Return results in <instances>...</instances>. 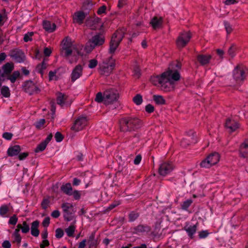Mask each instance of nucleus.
<instances>
[{"mask_svg": "<svg viewBox=\"0 0 248 248\" xmlns=\"http://www.w3.org/2000/svg\"><path fill=\"white\" fill-rule=\"evenodd\" d=\"M2 137L6 140H10L13 137V134L11 133L5 132L3 134Z\"/></svg>", "mask_w": 248, "mask_h": 248, "instance_id": "64", "label": "nucleus"}, {"mask_svg": "<svg viewBox=\"0 0 248 248\" xmlns=\"http://www.w3.org/2000/svg\"><path fill=\"white\" fill-rule=\"evenodd\" d=\"M87 14L83 11H79L75 12L73 15V21L74 23L81 25L83 23Z\"/></svg>", "mask_w": 248, "mask_h": 248, "instance_id": "17", "label": "nucleus"}, {"mask_svg": "<svg viewBox=\"0 0 248 248\" xmlns=\"http://www.w3.org/2000/svg\"><path fill=\"white\" fill-rule=\"evenodd\" d=\"M47 145V144L44 141H42L41 143H40L36 149H35V152L36 153H38L40 152L43 151L46 148Z\"/></svg>", "mask_w": 248, "mask_h": 248, "instance_id": "42", "label": "nucleus"}, {"mask_svg": "<svg viewBox=\"0 0 248 248\" xmlns=\"http://www.w3.org/2000/svg\"><path fill=\"white\" fill-rule=\"evenodd\" d=\"M248 70L243 66H237L233 72V77L236 83H241L245 79Z\"/></svg>", "mask_w": 248, "mask_h": 248, "instance_id": "7", "label": "nucleus"}, {"mask_svg": "<svg viewBox=\"0 0 248 248\" xmlns=\"http://www.w3.org/2000/svg\"><path fill=\"white\" fill-rule=\"evenodd\" d=\"M181 62L177 61L172 62L167 71L155 78V81H157V84H155L159 86L161 89L164 92L172 91L174 89V81L180 79V75L178 70L181 69Z\"/></svg>", "mask_w": 248, "mask_h": 248, "instance_id": "1", "label": "nucleus"}, {"mask_svg": "<svg viewBox=\"0 0 248 248\" xmlns=\"http://www.w3.org/2000/svg\"><path fill=\"white\" fill-rule=\"evenodd\" d=\"M106 9L107 7L105 5H103L98 8L97 13L98 15L104 14L106 12Z\"/></svg>", "mask_w": 248, "mask_h": 248, "instance_id": "63", "label": "nucleus"}, {"mask_svg": "<svg viewBox=\"0 0 248 248\" xmlns=\"http://www.w3.org/2000/svg\"><path fill=\"white\" fill-rule=\"evenodd\" d=\"M21 151V148L19 145H15L9 148L7 151V154L9 156H13L17 155Z\"/></svg>", "mask_w": 248, "mask_h": 248, "instance_id": "29", "label": "nucleus"}, {"mask_svg": "<svg viewBox=\"0 0 248 248\" xmlns=\"http://www.w3.org/2000/svg\"><path fill=\"white\" fill-rule=\"evenodd\" d=\"M207 160L210 161V164L213 166L217 164L219 161V155L218 153L215 152L209 155L207 157Z\"/></svg>", "mask_w": 248, "mask_h": 248, "instance_id": "30", "label": "nucleus"}, {"mask_svg": "<svg viewBox=\"0 0 248 248\" xmlns=\"http://www.w3.org/2000/svg\"><path fill=\"white\" fill-rule=\"evenodd\" d=\"M23 88L25 92L30 95L38 93L40 92L38 86L31 80L25 82Z\"/></svg>", "mask_w": 248, "mask_h": 248, "instance_id": "11", "label": "nucleus"}, {"mask_svg": "<svg viewBox=\"0 0 248 248\" xmlns=\"http://www.w3.org/2000/svg\"><path fill=\"white\" fill-rule=\"evenodd\" d=\"M39 225V222L38 220L34 221L31 223V234L35 237L38 236L39 234V230L38 229Z\"/></svg>", "mask_w": 248, "mask_h": 248, "instance_id": "28", "label": "nucleus"}, {"mask_svg": "<svg viewBox=\"0 0 248 248\" xmlns=\"http://www.w3.org/2000/svg\"><path fill=\"white\" fill-rule=\"evenodd\" d=\"M83 67L81 65L78 64L73 70L71 74V81L74 82L79 78L82 75Z\"/></svg>", "mask_w": 248, "mask_h": 248, "instance_id": "19", "label": "nucleus"}, {"mask_svg": "<svg viewBox=\"0 0 248 248\" xmlns=\"http://www.w3.org/2000/svg\"><path fill=\"white\" fill-rule=\"evenodd\" d=\"M200 166L202 168H209L211 167L212 165L211 164H210V161L207 160V157L203 160L200 163Z\"/></svg>", "mask_w": 248, "mask_h": 248, "instance_id": "44", "label": "nucleus"}, {"mask_svg": "<svg viewBox=\"0 0 248 248\" xmlns=\"http://www.w3.org/2000/svg\"><path fill=\"white\" fill-rule=\"evenodd\" d=\"M191 37V33L189 32H183L178 36L176 40V45L178 48L184 47L189 42Z\"/></svg>", "mask_w": 248, "mask_h": 248, "instance_id": "10", "label": "nucleus"}, {"mask_svg": "<svg viewBox=\"0 0 248 248\" xmlns=\"http://www.w3.org/2000/svg\"><path fill=\"white\" fill-rule=\"evenodd\" d=\"M209 234V232L207 231H202L199 232V237L201 239L205 238Z\"/></svg>", "mask_w": 248, "mask_h": 248, "instance_id": "56", "label": "nucleus"}, {"mask_svg": "<svg viewBox=\"0 0 248 248\" xmlns=\"http://www.w3.org/2000/svg\"><path fill=\"white\" fill-rule=\"evenodd\" d=\"M13 207L10 203L3 204L0 207V216L7 217L6 214L13 210Z\"/></svg>", "mask_w": 248, "mask_h": 248, "instance_id": "26", "label": "nucleus"}, {"mask_svg": "<svg viewBox=\"0 0 248 248\" xmlns=\"http://www.w3.org/2000/svg\"><path fill=\"white\" fill-rule=\"evenodd\" d=\"M56 234L55 236L57 238H62L64 234V232L63 230L61 228H58L55 231Z\"/></svg>", "mask_w": 248, "mask_h": 248, "instance_id": "52", "label": "nucleus"}, {"mask_svg": "<svg viewBox=\"0 0 248 248\" xmlns=\"http://www.w3.org/2000/svg\"><path fill=\"white\" fill-rule=\"evenodd\" d=\"M139 216V213L135 212H132L129 215V219L130 221H133L136 220Z\"/></svg>", "mask_w": 248, "mask_h": 248, "instance_id": "47", "label": "nucleus"}, {"mask_svg": "<svg viewBox=\"0 0 248 248\" xmlns=\"http://www.w3.org/2000/svg\"><path fill=\"white\" fill-rule=\"evenodd\" d=\"M133 102L137 105H140L142 102V96L140 94H137L133 98Z\"/></svg>", "mask_w": 248, "mask_h": 248, "instance_id": "43", "label": "nucleus"}, {"mask_svg": "<svg viewBox=\"0 0 248 248\" xmlns=\"http://www.w3.org/2000/svg\"><path fill=\"white\" fill-rule=\"evenodd\" d=\"M33 35V32H29L25 34L23 38L24 42H28V41H31L32 40V36Z\"/></svg>", "mask_w": 248, "mask_h": 248, "instance_id": "49", "label": "nucleus"}, {"mask_svg": "<svg viewBox=\"0 0 248 248\" xmlns=\"http://www.w3.org/2000/svg\"><path fill=\"white\" fill-rule=\"evenodd\" d=\"M95 101L98 103L104 102V93L103 95L101 92L98 93L96 95Z\"/></svg>", "mask_w": 248, "mask_h": 248, "instance_id": "45", "label": "nucleus"}, {"mask_svg": "<svg viewBox=\"0 0 248 248\" xmlns=\"http://www.w3.org/2000/svg\"><path fill=\"white\" fill-rule=\"evenodd\" d=\"M141 126V121L136 117H125L119 121L120 130L124 133L135 131Z\"/></svg>", "mask_w": 248, "mask_h": 248, "instance_id": "2", "label": "nucleus"}, {"mask_svg": "<svg viewBox=\"0 0 248 248\" xmlns=\"http://www.w3.org/2000/svg\"><path fill=\"white\" fill-rule=\"evenodd\" d=\"M105 43V37L100 33L96 34L93 35L86 44V48H88L90 50H93L97 46H99Z\"/></svg>", "mask_w": 248, "mask_h": 248, "instance_id": "4", "label": "nucleus"}, {"mask_svg": "<svg viewBox=\"0 0 248 248\" xmlns=\"http://www.w3.org/2000/svg\"><path fill=\"white\" fill-rule=\"evenodd\" d=\"M75 229L76 227L74 225H70L65 230V231L69 237H73Z\"/></svg>", "mask_w": 248, "mask_h": 248, "instance_id": "39", "label": "nucleus"}, {"mask_svg": "<svg viewBox=\"0 0 248 248\" xmlns=\"http://www.w3.org/2000/svg\"><path fill=\"white\" fill-rule=\"evenodd\" d=\"M55 139L57 142H61L62 140L63 137L60 132H57L55 135Z\"/></svg>", "mask_w": 248, "mask_h": 248, "instance_id": "57", "label": "nucleus"}, {"mask_svg": "<svg viewBox=\"0 0 248 248\" xmlns=\"http://www.w3.org/2000/svg\"><path fill=\"white\" fill-rule=\"evenodd\" d=\"M43 28L48 32H52L55 31L56 25L54 23H51L49 21L45 20L43 22Z\"/></svg>", "mask_w": 248, "mask_h": 248, "instance_id": "25", "label": "nucleus"}, {"mask_svg": "<svg viewBox=\"0 0 248 248\" xmlns=\"http://www.w3.org/2000/svg\"><path fill=\"white\" fill-rule=\"evenodd\" d=\"M115 66V61L112 58V56L109 58L108 62H103L100 66V73L105 76L110 75Z\"/></svg>", "mask_w": 248, "mask_h": 248, "instance_id": "5", "label": "nucleus"}, {"mask_svg": "<svg viewBox=\"0 0 248 248\" xmlns=\"http://www.w3.org/2000/svg\"><path fill=\"white\" fill-rule=\"evenodd\" d=\"M153 99L156 104L158 105H164L166 103V101L161 95H154L153 96Z\"/></svg>", "mask_w": 248, "mask_h": 248, "instance_id": "37", "label": "nucleus"}, {"mask_svg": "<svg viewBox=\"0 0 248 248\" xmlns=\"http://www.w3.org/2000/svg\"><path fill=\"white\" fill-rule=\"evenodd\" d=\"M212 58V56L209 54L203 55L199 54L197 56L198 61L202 65L208 64Z\"/></svg>", "mask_w": 248, "mask_h": 248, "instance_id": "24", "label": "nucleus"}, {"mask_svg": "<svg viewBox=\"0 0 248 248\" xmlns=\"http://www.w3.org/2000/svg\"><path fill=\"white\" fill-rule=\"evenodd\" d=\"M61 190L68 195H72V187L70 183H66L61 187Z\"/></svg>", "mask_w": 248, "mask_h": 248, "instance_id": "32", "label": "nucleus"}, {"mask_svg": "<svg viewBox=\"0 0 248 248\" xmlns=\"http://www.w3.org/2000/svg\"><path fill=\"white\" fill-rule=\"evenodd\" d=\"M121 203L120 201H114L113 203L110 204L109 206L108 207L107 210L108 211H110L112 209L114 208L118 205H120Z\"/></svg>", "mask_w": 248, "mask_h": 248, "instance_id": "55", "label": "nucleus"}, {"mask_svg": "<svg viewBox=\"0 0 248 248\" xmlns=\"http://www.w3.org/2000/svg\"><path fill=\"white\" fill-rule=\"evenodd\" d=\"M145 110L148 113H152L154 111V107L153 105L148 104L145 107Z\"/></svg>", "mask_w": 248, "mask_h": 248, "instance_id": "61", "label": "nucleus"}, {"mask_svg": "<svg viewBox=\"0 0 248 248\" xmlns=\"http://www.w3.org/2000/svg\"><path fill=\"white\" fill-rule=\"evenodd\" d=\"M20 72L18 71H15L12 74L8 75L7 79L9 80L12 83L16 81V79L20 76Z\"/></svg>", "mask_w": 248, "mask_h": 248, "instance_id": "35", "label": "nucleus"}, {"mask_svg": "<svg viewBox=\"0 0 248 248\" xmlns=\"http://www.w3.org/2000/svg\"><path fill=\"white\" fill-rule=\"evenodd\" d=\"M197 229V223L194 225H189L188 223L185 226L184 230L186 232L189 237L192 239Z\"/></svg>", "mask_w": 248, "mask_h": 248, "instance_id": "23", "label": "nucleus"}, {"mask_svg": "<svg viewBox=\"0 0 248 248\" xmlns=\"http://www.w3.org/2000/svg\"><path fill=\"white\" fill-rule=\"evenodd\" d=\"M30 231L29 225L27 224L26 221H23V226L21 231L24 233H28Z\"/></svg>", "mask_w": 248, "mask_h": 248, "instance_id": "48", "label": "nucleus"}, {"mask_svg": "<svg viewBox=\"0 0 248 248\" xmlns=\"http://www.w3.org/2000/svg\"><path fill=\"white\" fill-rule=\"evenodd\" d=\"M197 142L196 136L194 133L190 132L189 134L185 136L181 141V145L186 148L188 145Z\"/></svg>", "mask_w": 248, "mask_h": 248, "instance_id": "15", "label": "nucleus"}, {"mask_svg": "<svg viewBox=\"0 0 248 248\" xmlns=\"http://www.w3.org/2000/svg\"><path fill=\"white\" fill-rule=\"evenodd\" d=\"M224 24L227 34H230L233 30L232 25L227 21H224Z\"/></svg>", "mask_w": 248, "mask_h": 248, "instance_id": "46", "label": "nucleus"}, {"mask_svg": "<svg viewBox=\"0 0 248 248\" xmlns=\"http://www.w3.org/2000/svg\"><path fill=\"white\" fill-rule=\"evenodd\" d=\"M14 65L12 62H7L2 66V69L4 72V74L10 75L14 70Z\"/></svg>", "mask_w": 248, "mask_h": 248, "instance_id": "31", "label": "nucleus"}, {"mask_svg": "<svg viewBox=\"0 0 248 248\" xmlns=\"http://www.w3.org/2000/svg\"><path fill=\"white\" fill-rule=\"evenodd\" d=\"M72 195L73 196L75 200H78L80 198L81 193L80 191L76 190L72 192Z\"/></svg>", "mask_w": 248, "mask_h": 248, "instance_id": "58", "label": "nucleus"}, {"mask_svg": "<svg viewBox=\"0 0 248 248\" xmlns=\"http://www.w3.org/2000/svg\"><path fill=\"white\" fill-rule=\"evenodd\" d=\"M50 223V218L47 217L44 218L42 222V225L44 227L47 228Z\"/></svg>", "mask_w": 248, "mask_h": 248, "instance_id": "60", "label": "nucleus"}, {"mask_svg": "<svg viewBox=\"0 0 248 248\" xmlns=\"http://www.w3.org/2000/svg\"><path fill=\"white\" fill-rule=\"evenodd\" d=\"M97 61L95 59H92L89 61L88 67L90 68H93L97 65Z\"/></svg>", "mask_w": 248, "mask_h": 248, "instance_id": "54", "label": "nucleus"}, {"mask_svg": "<svg viewBox=\"0 0 248 248\" xmlns=\"http://www.w3.org/2000/svg\"><path fill=\"white\" fill-rule=\"evenodd\" d=\"M119 95L118 91L115 89H110L104 92V104L109 105L116 102Z\"/></svg>", "mask_w": 248, "mask_h": 248, "instance_id": "6", "label": "nucleus"}, {"mask_svg": "<svg viewBox=\"0 0 248 248\" xmlns=\"http://www.w3.org/2000/svg\"><path fill=\"white\" fill-rule=\"evenodd\" d=\"M150 24L154 30L161 28L163 24V18L161 17L154 16Z\"/></svg>", "mask_w": 248, "mask_h": 248, "instance_id": "21", "label": "nucleus"}, {"mask_svg": "<svg viewBox=\"0 0 248 248\" xmlns=\"http://www.w3.org/2000/svg\"><path fill=\"white\" fill-rule=\"evenodd\" d=\"M192 202L193 201L191 199H188L184 201L181 205L182 209L183 210H187Z\"/></svg>", "mask_w": 248, "mask_h": 248, "instance_id": "41", "label": "nucleus"}, {"mask_svg": "<svg viewBox=\"0 0 248 248\" xmlns=\"http://www.w3.org/2000/svg\"><path fill=\"white\" fill-rule=\"evenodd\" d=\"M124 30L122 29L117 30L113 34L109 43L108 49L109 53L113 54L115 53L121 42L123 40L124 36Z\"/></svg>", "mask_w": 248, "mask_h": 248, "instance_id": "3", "label": "nucleus"}, {"mask_svg": "<svg viewBox=\"0 0 248 248\" xmlns=\"http://www.w3.org/2000/svg\"><path fill=\"white\" fill-rule=\"evenodd\" d=\"M225 127L230 132L235 131L239 127L238 122L231 118H228L225 123Z\"/></svg>", "mask_w": 248, "mask_h": 248, "instance_id": "20", "label": "nucleus"}, {"mask_svg": "<svg viewBox=\"0 0 248 248\" xmlns=\"http://www.w3.org/2000/svg\"><path fill=\"white\" fill-rule=\"evenodd\" d=\"M47 67V63L43 61L41 64H38L36 68V71L40 73L42 77L44 75V70Z\"/></svg>", "mask_w": 248, "mask_h": 248, "instance_id": "34", "label": "nucleus"}, {"mask_svg": "<svg viewBox=\"0 0 248 248\" xmlns=\"http://www.w3.org/2000/svg\"><path fill=\"white\" fill-rule=\"evenodd\" d=\"M56 96L57 103L61 107H68L71 105L72 102L66 94L59 92L56 93Z\"/></svg>", "mask_w": 248, "mask_h": 248, "instance_id": "13", "label": "nucleus"}, {"mask_svg": "<svg viewBox=\"0 0 248 248\" xmlns=\"http://www.w3.org/2000/svg\"><path fill=\"white\" fill-rule=\"evenodd\" d=\"M56 71H50L49 72V80H56Z\"/></svg>", "mask_w": 248, "mask_h": 248, "instance_id": "59", "label": "nucleus"}, {"mask_svg": "<svg viewBox=\"0 0 248 248\" xmlns=\"http://www.w3.org/2000/svg\"><path fill=\"white\" fill-rule=\"evenodd\" d=\"M9 56L15 62L18 63L24 62L26 59L24 52L21 49L18 48L10 50Z\"/></svg>", "mask_w": 248, "mask_h": 248, "instance_id": "9", "label": "nucleus"}, {"mask_svg": "<svg viewBox=\"0 0 248 248\" xmlns=\"http://www.w3.org/2000/svg\"><path fill=\"white\" fill-rule=\"evenodd\" d=\"M49 245V242L47 239H44L42 242L40 244V248H45Z\"/></svg>", "mask_w": 248, "mask_h": 248, "instance_id": "62", "label": "nucleus"}, {"mask_svg": "<svg viewBox=\"0 0 248 248\" xmlns=\"http://www.w3.org/2000/svg\"><path fill=\"white\" fill-rule=\"evenodd\" d=\"M100 19L98 17L93 16L88 17L85 21L86 25L91 29L95 30L98 27V24Z\"/></svg>", "mask_w": 248, "mask_h": 248, "instance_id": "18", "label": "nucleus"}, {"mask_svg": "<svg viewBox=\"0 0 248 248\" xmlns=\"http://www.w3.org/2000/svg\"><path fill=\"white\" fill-rule=\"evenodd\" d=\"M46 123V121L44 119H40L39 121L37 122L35 124V127L37 129H40L42 128Z\"/></svg>", "mask_w": 248, "mask_h": 248, "instance_id": "50", "label": "nucleus"}, {"mask_svg": "<svg viewBox=\"0 0 248 248\" xmlns=\"http://www.w3.org/2000/svg\"><path fill=\"white\" fill-rule=\"evenodd\" d=\"M50 201L48 199H44L41 202V207L44 209H46L48 207Z\"/></svg>", "mask_w": 248, "mask_h": 248, "instance_id": "53", "label": "nucleus"}, {"mask_svg": "<svg viewBox=\"0 0 248 248\" xmlns=\"http://www.w3.org/2000/svg\"><path fill=\"white\" fill-rule=\"evenodd\" d=\"M13 238V243H16L18 246L20 245L21 241V237L19 232H18L17 230H15L12 235Z\"/></svg>", "mask_w": 248, "mask_h": 248, "instance_id": "33", "label": "nucleus"}, {"mask_svg": "<svg viewBox=\"0 0 248 248\" xmlns=\"http://www.w3.org/2000/svg\"><path fill=\"white\" fill-rule=\"evenodd\" d=\"M88 243L90 248L95 247L97 245V241L95 239V233H92L89 237Z\"/></svg>", "mask_w": 248, "mask_h": 248, "instance_id": "36", "label": "nucleus"}, {"mask_svg": "<svg viewBox=\"0 0 248 248\" xmlns=\"http://www.w3.org/2000/svg\"><path fill=\"white\" fill-rule=\"evenodd\" d=\"M87 120L85 117H78L74 122L71 129L76 132L82 130L87 125Z\"/></svg>", "mask_w": 248, "mask_h": 248, "instance_id": "14", "label": "nucleus"}, {"mask_svg": "<svg viewBox=\"0 0 248 248\" xmlns=\"http://www.w3.org/2000/svg\"><path fill=\"white\" fill-rule=\"evenodd\" d=\"M17 220L18 218L16 215H14L10 218L8 223L9 224L15 225L16 224Z\"/></svg>", "mask_w": 248, "mask_h": 248, "instance_id": "51", "label": "nucleus"}, {"mask_svg": "<svg viewBox=\"0 0 248 248\" xmlns=\"http://www.w3.org/2000/svg\"><path fill=\"white\" fill-rule=\"evenodd\" d=\"M74 48L71 39L66 37L62 42V53L65 57L71 55Z\"/></svg>", "mask_w": 248, "mask_h": 248, "instance_id": "8", "label": "nucleus"}, {"mask_svg": "<svg viewBox=\"0 0 248 248\" xmlns=\"http://www.w3.org/2000/svg\"><path fill=\"white\" fill-rule=\"evenodd\" d=\"M240 156L244 158H248V140H245L239 149Z\"/></svg>", "mask_w": 248, "mask_h": 248, "instance_id": "22", "label": "nucleus"}, {"mask_svg": "<svg viewBox=\"0 0 248 248\" xmlns=\"http://www.w3.org/2000/svg\"><path fill=\"white\" fill-rule=\"evenodd\" d=\"M173 169L172 163L169 162H164L162 163L159 168L158 172L160 175L165 176L170 173Z\"/></svg>", "mask_w": 248, "mask_h": 248, "instance_id": "16", "label": "nucleus"}, {"mask_svg": "<svg viewBox=\"0 0 248 248\" xmlns=\"http://www.w3.org/2000/svg\"><path fill=\"white\" fill-rule=\"evenodd\" d=\"M237 50V47L234 44L231 45L228 49V53L232 58H233L235 55V52Z\"/></svg>", "mask_w": 248, "mask_h": 248, "instance_id": "40", "label": "nucleus"}, {"mask_svg": "<svg viewBox=\"0 0 248 248\" xmlns=\"http://www.w3.org/2000/svg\"><path fill=\"white\" fill-rule=\"evenodd\" d=\"M62 208L63 212V217L67 221L72 219V214L74 213L73 206L70 203H64L62 205Z\"/></svg>", "mask_w": 248, "mask_h": 248, "instance_id": "12", "label": "nucleus"}, {"mask_svg": "<svg viewBox=\"0 0 248 248\" xmlns=\"http://www.w3.org/2000/svg\"><path fill=\"white\" fill-rule=\"evenodd\" d=\"M1 94L4 97H9L10 96V92L9 88L6 86L2 87L0 90Z\"/></svg>", "mask_w": 248, "mask_h": 248, "instance_id": "38", "label": "nucleus"}, {"mask_svg": "<svg viewBox=\"0 0 248 248\" xmlns=\"http://www.w3.org/2000/svg\"><path fill=\"white\" fill-rule=\"evenodd\" d=\"M134 232L136 233L141 232H148L151 231V228L148 225L140 224L134 228Z\"/></svg>", "mask_w": 248, "mask_h": 248, "instance_id": "27", "label": "nucleus"}]
</instances>
